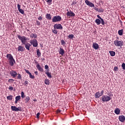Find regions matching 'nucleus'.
Masks as SVG:
<instances>
[{"instance_id": "nucleus-50", "label": "nucleus", "mask_w": 125, "mask_h": 125, "mask_svg": "<svg viewBox=\"0 0 125 125\" xmlns=\"http://www.w3.org/2000/svg\"><path fill=\"white\" fill-rule=\"evenodd\" d=\"M100 94H102V95H103V94H104V90H102V92H101Z\"/></svg>"}, {"instance_id": "nucleus-17", "label": "nucleus", "mask_w": 125, "mask_h": 125, "mask_svg": "<svg viewBox=\"0 0 125 125\" xmlns=\"http://www.w3.org/2000/svg\"><path fill=\"white\" fill-rule=\"evenodd\" d=\"M59 53L61 54L62 56L64 55V49L61 47H60V50H59Z\"/></svg>"}, {"instance_id": "nucleus-25", "label": "nucleus", "mask_w": 125, "mask_h": 125, "mask_svg": "<svg viewBox=\"0 0 125 125\" xmlns=\"http://www.w3.org/2000/svg\"><path fill=\"white\" fill-rule=\"evenodd\" d=\"M46 19L48 20H51V15L50 14H46Z\"/></svg>"}, {"instance_id": "nucleus-40", "label": "nucleus", "mask_w": 125, "mask_h": 125, "mask_svg": "<svg viewBox=\"0 0 125 125\" xmlns=\"http://www.w3.org/2000/svg\"><path fill=\"white\" fill-rule=\"evenodd\" d=\"M36 25L40 26L41 25V22H39L38 21H36Z\"/></svg>"}, {"instance_id": "nucleus-39", "label": "nucleus", "mask_w": 125, "mask_h": 125, "mask_svg": "<svg viewBox=\"0 0 125 125\" xmlns=\"http://www.w3.org/2000/svg\"><path fill=\"white\" fill-rule=\"evenodd\" d=\"M64 44H65V42L64 41V40H61V45H64Z\"/></svg>"}, {"instance_id": "nucleus-13", "label": "nucleus", "mask_w": 125, "mask_h": 125, "mask_svg": "<svg viewBox=\"0 0 125 125\" xmlns=\"http://www.w3.org/2000/svg\"><path fill=\"white\" fill-rule=\"evenodd\" d=\"M93 48L95 50H97L99 48V45L96 43H93Z\"/></svg>"}, {"instance_id": "nucleus-18", "label": "nucleus", "mask_w": 125, "mask_h": 125, "mask_svg": "<svg viewBox=\"0 0 125 125\" xmlns=\"http://www.w3.org/2000/svg\"><path fill=\"white\" fill-rule=\"evenodd\" d=\"M102 96H103V95L101 94L99 92H96V94H95L96 99H99Z\"/></svg>"}, {"instance_id": "nucleus-58", "label": "nucleus", "mask_w": 125, "mask_h": 125, "mask_svg": "<svg viewBox=\"0 0 125 125\" xmlns=\"http://www.w3.org/2000/svg\"><path fill=\"white\" fill-rule=\"evenodd\" d=\"M66 11H67V12H69L70 11H69V10L67 9V10H66Z\"/></svg>"}, {"instance_id": "nucleus-42", "label": "nucleus", "mask_w": 125, "mask_h": 125, "mask_svg": "<svg viewBox=\"0 0 125 125\" xmlns=\"http://www.w3.org/2000/svg\"><path fill=\"white\" fill-rule=\"evenodd\" d=\"M14 82V79H10L8 80V82H9L10 83H13Z\"/></svg>"}, {"instance_id": "nucleus-48", "label": "nucleus", "mask_w": 125, "mask_h": 125, "mask_svg": "<svg viewBox=\"0 0 125 125\" xmlns=\"http://www.w3.org/2000/svg\"><path fill=\"white\" fill-rule=\"evenodd\" d=\"M24 84H25V85L29 84V82L27 81H24Z\"/></svg>"}, {"instance_id": "nucleus-36", "label": "nucleus", "mask_w": 125, "mask_h": 125, "mask_svg": "<svg viewBox=\"0 0 125 125\" xmlns=\"http://www.w3.org/2000/svg\"><path fill=\"white\" fill-rule=\"evenodd\" d=\"M24 71H25L26 73L28 74V75L32 74L31 73H30L29 70L26 69H24Z\"/></svg>"}, {"instance_id": "nucleus-21", "label": "nucleus", "mask_w": 125, "mask_h": 125, "mask_svg": "<svg viewBox=\"0 0 125 125\" xmlns=\"http://www.w3.org/2000/svg\"><path fill=\"white\" fill-rule=\"evenodd\" d=\"M95 22H96V24H97V25H99L100 24L102 23V20L99 19H96Z\"/></svg>"}, {"instance_id": "nucleus-35", "label": "nucleus", "mask_w": 125, "mask_h": 125, "mask_svg": "<svg viewBox=\"0 0 125 125\" xmlns=\"http://www.w3.org/2000/svg\"><path fill=\"white\" fill-rule=\"evenodd\" d=\"M44 68L47 70L46 72H49V66L47 65H44Z\"/></svg>"}, {"instance_id": "nucleus-30", "label": "nucleus", "mask_w": 125, "mask_h": 125, "mask_svg": "<svg viewBox=\"0 0 125 125\" xmlns=\"http://www.w3.org/2000/svg\"><path fill=\"white\" fill-rule=\"evenodd\" d=\"M123 29L120 30L119 31H118V35H119V36H123Z\"/></svg>"}, {"instance_id": "nucleus-51", "label": "nucleus", "mask_w": 125, "mask_h": 125, "mask_svg": "<svg viewBox=\"0 0 125 125\" xmlns=\"http://www.w3.org/2000/svg\"><path fill=\"white\" fill-rule=\"evenodd\" d=\"M34 62H35V64H40L39 63V62H37V61H36V60H34Z\"/></svg>"}, {"instance_id": "nucleus-57", "label": "nucleus", "mask_w": 125, "mask_h": 125, "mask_svg": "<svg viewBox=\"0 0 125 125\" xmlns=\"http://www.w3.org/2000/svg\"><path fill=\"white\" fill-rule=\"evenodd\" d=\"M41 60H42V61H44L45 60H44V58H42V59H41Z\"/></svg>"}, {"instance_id": "nucleus-38", "label": "nucleus", "mask_w": 125, "mask_h": 125, "mask_svg": "<svg viewBox=\"0 0 125 125\" xmlns=\"http://www.w3.org/2000/svg\"><path fill=\"white\" fill-rule=\"evenodd\" d=\"M103 12H104V9H103V8H100V9H99V11L98 12H102V13H103Z\"/></svg>"}, {"instance_id": "nucleus-6", "label": "nucleus", "mask_w": 125, "mask_h": 125, "mask_svg": "<svg viewBox=\"0 0 125 125\" xmlns=\"http://www.w3.org/2000/svg\"><path fill=\"white\" fill-rule=\"evenodd\" d=\"M29 43H30V44H31L34 46V47H38V41L37 40L34 39L32 40H30V42H29Z\"/></svg>"}, {"instance_id": "nucleus-27", "label": "nucleus", "mask_w": 125, "mask_h": 125, "mask_svg": "<svg viewBox=\"0 0 125 125\" xmlns=\"http://www.w3.org/2000/svg\"><path fill=\"white\" fill-rule=\"evenodd\" d=\"M109 53H110V56L114 57L116 55V53L113 51H109Z\"/></svg>"}, {"instance_id": "nucleus-49", "label": "nucleus", "mask_w": 125, "mask_h": 125, "mask_svg": "<svg viewBox=\"0 0 125 125\" xmlns=\"http://www.w3.org/2000/svg\"><path fill=\"white\" fill-rule=\"evenodd\" d=\"M46 2H47V3H51V2H52V0H46Z\"/></svg>"}, {"instance_id": "nucleus-5", "label": "nucleus", "mask_w": 125, "mask_h": 125, "mask_svg": "<svg viewBox=\"0 0 125 125\" xmlns=\"http://www.w3.org/2000/svg\"><path fill=\"white\" fill-rule=\"evenodd\" d=\"M114 44H115V45L117 47H122L123 46V41L116 40L114 41Z\"/></svg>"}, {"instance_id": "nucleus-8", "label": "nucleus", "mask_w": 125, "mask_h": 125, "mask_svg": "<svg viewBox=\"0 0 125 125\" xmlns=\"http://www.w3.org/2000/svg\"><path fill=\"white\" fill-rule=\"evenodd\" d=\"M54 29H59V30H62L63 29V27L61 24H55L54 25Z\"/></svg>"}, {"instance_id": "nucleus-46", "label": "nucleus", "mask_w": 125, "mask_h": 125, "mask_svg": "<svg viewBox=\"0 0 125 125\" xmlns=\"http://www.w3.org/2000/svg\"><path fill=\"white\" fill-rule=\"evenodd\" d=\"M8 89L9 90L12 91V90H13L14 89V87H12L11 86H9V87H8Z\"/></svg>"}, {"instance_id": "nucleus-55", "label": "nucleus", "mask_w": 125, "mask_h": 125, "mask_svg": "<svg viewBox=\"0 0 125 125\" xmlns=\"http://www.w3.org/2000/svg\"><path fill=\"white\" fill-rule=\"evenodd\" d=\"M34 73L35 74V75H38V71L34 72Z\"/></svg>"}, {"instance_id": "nucleus-43", "label": "nucleus", "mask_w": 125, "mask_h": 125, "mask_svg": "<svg viewBox=\"0 0 125 125\" xmlns=\"http://www.w3.org/2000/svg\"><path fill=\"white\" fill-rule=\"evenodd\" d=\"M40 115H41V113H38L36 115V117L38 119L40 118Z\"/></svg>"}, {"instance_id": "nucleus-33", "label": "nucleus", "mask_w": 125, "mask_h": 125, "mask_svg": "<svg viewBox=\"0 0 125 125\" xmlns=\"http://www.w3.org/2000/svg\"><path fill=\"white\" fill-rule=\"evenodd\" d=\"M26 97L25 95H24V93L23 92H21V97L22 99Z\"/></svg>"}, {"instance_id": "nucleus-31", "label": "nucleus", "mask_w": 125, "mask_h": 125, "mask_svg": "<svg viewBox=\"0 0 125 125\" xmlns=\"http://www.w3.org/2000/svg\"><path fill=\"white\" fill-rule=\"evenodd\" d=\"M44 83L47 85H49V81L48 79H45V80H44Z\"/></svg>"}, {"instance_id": "nucleus-32", "label": "nucleus", "mask_w": 125, "mask_h": 125, "mask_svg": "<svg viewBox=\"0 0 125 125\" xmlns=\"http://www.w3.org/2000/svg\"><path fill=\"white\" fill-rule=\"evenodd\" d=\"M12 99H13V96L12 95L8 96V97H7V100H8L12 101Z\"/></svg>"}, {"instance_id": "nucleus-24", "label": "nucleus", "mask_w": 125, "mask_h": 125, "mask_svg": "<svg viewBox=\"0 0 125 125\" xmlns=\"http://www.w3.org/2000/svg\"><path fill=\"white\" fill-rule=\"evenodd\" d=\"M30 38L31 39H37V34H35L34 33H32L31 34H30Z\"/></svg>"}, {"instance_id": "nucleus-34", "label": "nucleus", "mask_w": 125, "mask_h": 125, "mask_svg": "<svg viewBox=\"0 0 125 125\" xmlns=\"http://www.w3.org/2000/svg\"><path fill=\"white\" fill-rule=\"evenodd\" d=\"M68 37L69 38V39H73V38H74V35L70 34L68 36Z\"/></svg>"}, {"instance_id": "nucleus-56", "label": "nucleus", "mask_w": 125, "mask_h": 125, "mask_svg": "<svg viewBox=\"0 0 125 125\" xmlns=\"http://www.w3.org/2000/svg\"><path fill=\"white\" fill-rule=\"evenodd\" d=\"M120 22L121 23V25H123V22L122 21L120 20Z\"/></svg>"}, {"instance_id": "nucleus-4", "label": "nucleus", "mask_w": 125, "mask_h": 125, "mask_svg": "<svg viewBox=\"0 0 125 125\" xmlns=\"http://www.w3.org/2000/svg\"><path fill=\"white\" fill-rule=\"evenodd\" d=\"M61 17L60 16H54L53 18H52V22H61Z\"/></svg>"}, {"instance_id": "nucleus-52", "label": "nucleus", "mask_w": 125, "mask_h": 125, "mask_svg": "<svg viewBox=\"0 0 125 125\" xmlns=\"http://www.w3.org/2000/svg\"><path fill=\"white\" fill-rule=\"evenodd\" d=\"M94 9H95V10H96L97 12H99V9L97 8L96 7V8H94Z\"/></svg>"}, {"instance_id": "nucleus-15", "label": "nucleus", "mask_w": 125, "mask_h": 125, "mask_svg": "<svg viewBox=\"0 0 125 125\" xmlns=\"http://www.w3.org/2000/svg\"><path fill=\"white\" fill-rule=\"evenodd\" d=\"M36 68H37V69L39 70V71H40V72H43V69L42 67H41L40 64H37L36 65Z\"/></svg>"}, {"instance_id": "nucleus-12", "label": "nucleus", "mask_w": 125, "mask_h": 125, "mask_svg": "<svg viewBox=\"0 0 125 125\" xmlns=\"http://www.w3.org/2000/svg\"><path fill=\"white\" fill-rule=\"evenodd\" d=\"M119 119L120 122L122 123H123L124 122V121H125V116H124V115L120 116Z\"/></svg>"}, {"instance_id": "nucleus-3", "label": "nucleus", "mask_w": 125, "mask_h": 125, "mask_svg": "<svg viewBox=\"0 0 125 125\" xmlns=\"http://www.w3.org/2000/svg\"><path fill=\"white\" fill-rule=\"evenodd\" d=\"M111 97L107 95H103L102 97V101L103 103L108 102L110 101Z\"/></svg>"}, {"instance_id": "nucleus-41", "label": "nucleus", "mask_w": 125, "mask_h": 125, "mask_svg": "<svg viewBox=\"0 0 125 125\" xmlns=\"http://www.w3.org/2000/svg\"><path fill=\"white\" fill-rule=\"evenodd\" d=\"M18 75V79L21 80V75L20 74H18V75Z\"/></svg>"}, {"instance_id": "nucleus-47", "label": "nucleus", "mask_w": 125, "mask_h": 125, "mask_svg": "<svg viewBox=\"0 0 125 125\" xmlns=\"http://www.w3.org/2000/svg\"><path fill=\"white\" fill-rule=\"evenodd\" d=\"M38 20H39V21H42L43 20V17L41 16L39 17V18H38Z\"/></svg>"}, {"instance_id": "nucleus-10", "label": "nucleus", "mask_w": 125, "mask_h": 125, "mask_svg": "<svg viewBox=\"0 0 125 125\" xmlns=\"http://www.w3.org/2000/svg\"><path fill=\"white\" fill-rule=\"evenodd\" d=\"M84 3H85V4H86V5L89 6V7H95V5H94L93 3H91V2L89 1V0H85L84 1Z\"/></svg>"}, {"instance_id": "nucleus-44", "label": "nucleus", "mask_w": 125, "mask_h": 125, "mask_svg": "<svg viewBox=\"0 0 125 125\" xmlns=\"http://www.w3.org/2000/svg\"><path fill=\"white\" fill-rule=\"evenodd\" d=\"M122 69H123V70H125V63H122Z\"/></svg>"}, {"instance_id": "nucleus-11", "label": "nucleus", "mask_w": 125, "mask_h": 125, "mask_svg": "<svg viewBox=\"0 0 125 125\" xmlns=\"http://www.w3.org/2000/svg\"><path fill=\"white\" fill-rule=\"evenodd\" d=\"M9 74H10L11 76L14 77V78L17 77V75H18V74H17V72L14 70H12L10 72H9Z\"/></svg>"}, {"instance_id": "nucleus-26", "label": "nucleus", "mask_w": 125, "mask_h": 125, "mask_svg": "<svg viewBox=\"0 0 125 125\" xmlns=\"http://www.w3.org/2000/svg\"><path fill=\"white\" fill-rule=\"evenodd\" d=\"M36 53H37L38 57L40 58L41 56V53L40 51V49H37V50H36Z\"/></svg>"}, {"instance_id": "nucleus-29", "label": "nucleus", "mask_w": 125, "mask_h": 125, "mask_svg": "<svg viewBox=\"0 0 125 125\" xmlns=\"http://www.w3.org/2000/svg\"><path fill=\"white\" fill-rule=\"evenodd\" d=\"M52 32L56 35L58 33V30H57V29H54L52 30Z\"/></svg>"}, {"instance_id": "nucleus-37", "label": "nucleus", "mask_w": 125, "mask_h": 125, "mask_svg": "<svg viewBox=\"0 0 125 125\" xmlns=\"http://www.w3.org/2000/svg\"><path fill=\"white\" fill-rule=\"evenodd\" d=\"M28 75H29V78L33 79H35V76L34 75H32V74H28Z\"/></svg>"}, {"instance_id": "nucleus-45", "label": "nucleus", "mask_w": 125, "mask_h": 125, "mask_svg": "<svg viewBox=\"0 0 125 125\" xmlns=\"http://www.w3.org/2000/svg\"><path fill=\"white\" fill-rule=\"evenodd\" d=\"M118 70V67H114V71L117 72Z\"/></svg>"}, {"instance_id": "nucleus-22", "label": "nucleus", "mask_w": 125, "mask_h": 125, "mask_svg": "<svg viewBox=\"0 0 125 125\" xmlns=\"http://www.w3.org/2000/svg\"><path fill=\"white\" fill-rule=\"evenodd\" d=\"M45 74L46 75H47V76L49 77V79H51L52 78V76H51V72H49V71H46Z\"/></svg>"}, {"instance_id": "nucleus-16", "label": "nucleus", "mask_w": 125, "mask_h": 125, "mask_svg": "<svg viewBox=\"0 0 125 125\" xmlns=\"http://www.w3.org/2000/svg\"><path fill=\"white\" fill-rule=\"evenodd\" d=\"M24 47H23L22 46H19V47H18V51L19 52H23L24 50Z\"/></svg>"}, {"instance_id": "nucleus-2", "label": "nucleus", "mask_w": 125, "mask_h": 125, "mask_svg": "<svg viewBox=\"0 0 125 125\" xmlns=\"http://www.w3.org/2000/svg\"><path fill=\"white\" fill-rule=\"evenodd\" d=\"M6 58L8 60V63L11 66H13L14 64L16 63L15 60L14 59V57L11 55V54H8L6 56Z\"/></svg>"}, {"instance_id": "nucleus-53", "label": "nucleus", "mask_w": 125, "mask_h": 125, "mask_svg": "<svg viewBox=\"0 0 125 125\" xmlns=\"http://www.w3.org/2000/svg\"><path fill=\"white\" fill-rule=\"evenodd\" d=\"M76 4V2H73L72 4H71V5L74 6Z\"/></svg>"}, {"instance_id": "nucleus-23", "label": "nucleus", "mask_w": 125, "mask_h": 125, "mask_svg": "<svg viewBox=\"0 0 125 125\" xmlns=\"http://www.w3.org/2000/svg\"><path fill=\"white\" fill-rule=\"evenodd\" d=\"M114 112L116 115H119L120 112H121V110H120L119 108H116V109H115Z\"/></svg>"}, {"instance_id": "nucleus-7", "label": "nucleus", "mask_w": 125, "mask_h": 125, "mask_svg": "<svg viewBox=\"0 0 125 125\" xmlns=\"http://www.w3.org/2000/svg\"><path fill=\"white\" fill-rule=\"evenodd\" d=\"M11 109H12V111L16 112L22 111L21 108L20 106L19 107H17L15 106H11Z\"/></svg>"}, {"instance_id": "nucleus-19", "label": "nucleus", "mask_w": 125, "mask_h": 125, "mask_svg": "<svg viewBox=\"0 0 125 125\" xmlns=\"http://www.w3.org/2000/svg\"><path fill=\"white\" fill-rule=\"evenodd\" d=\"M97 18H98L99 19L102 21V25H105V21H104V20H103V19H102V17H101L99 15H97Z\"/></svg>"}, {"instance_id": "nucleus-28", "label": "nucleus", "mask_w": 125, "mask_h": 125, "mask_svg": "<svg viewBox=\"0 0 125 125\" xmlns=\"http://www.w3.org/2000/svg\"><path fill=\"white\" fill-rule=\"evenodd\" d=\"M29 100H30V98L29 96H27L26 97L25 99H24V102H25V103H28Z\"/></svg>"}, {"instance_id": "nucleus-1", "label": "nucleus", "mask_w": 125, "mask_h": 125, "mask_svg": "<svg viewBox=\"0 0 125 125\" xmlns=\"http://www.w3.org/2000/svg\"><path fill=\"white\" fill-rule=\"evenodd\" d=\"M18 39H19V40L21 41V42H22V44L25 45L26 49L28 50V51H29V48H30V46H31V44L29 43H26V42H27V41H28V38L25 36L18 35Z\"/></svg>"}, {"instance_id": "nucleus-9", "label": "nucleus", "mask_w": 125, "mask_h": 125, "mask_svg": "<svg viewBox=\"0 0 125 125\" xmlns=\"http://www.w3.org/2000/svg\"><path fill=\"white\" fill-rule=\"evenodd\" d=\"M66 15H67V17H75V16H76V14H75L74 12L71 11V10H69V11L67 12Z\"/></svg>"}, {"instance_id": "nucleus-14", "label": "nucleus", "mask_w": 125, "mask_h": 125, "mask_svg": "<svg viewBox=\"0 0 125 125\" xmlns=\"http://www.w3.org/2000/svg\"><path fill=\"white\" fill-rule=\"evenodd\" d=\"M21 6L20 5V4H18V10H19V11L20 12V13L22 14H24V11L21 9H20Z\"/></svg>"}, {"instance_id": "nucleus-20", "label": "nucleus", "mask_w": 125, "mask_h": 125, "mask_svg": "<svg viewBox=\"0 0 125 125\" xmlns=\"http://www.w3.org/2000/svg\"><path fill=\"white\" fill-rule=\"evenodd\" d=\"M21 98V97L20 96H17L15 97V104H17L18 102L20 100Z\"/></svg>"}, {"instance_id": "nucleus-54", "label": "nucleus", "mask_w": 125, "mask_h": 125, "mask_svg": "<svg viewBox=\"0 0 125 125\" xmlns=\"http://www.w3.org/2000/svg\"><path fill=\"white\" fill-rule=\"evenodd\" d=\"M61 110H60V109L57 110V113H61Z\"/></svg>"}]
</instances>
